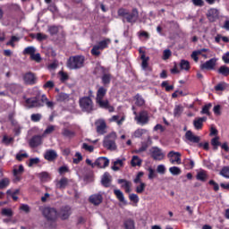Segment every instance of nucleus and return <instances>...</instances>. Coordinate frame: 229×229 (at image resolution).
<instances>
[{"instance_id": "nucleus-41", "label": "nucleus", "mask_w": 229, "mask_h": 229, "mask_svg": "<svg viewBox=\"0 0 229 229\" xmlns=\"http://www.w3.org/2000/svg\"><path fill=\"white\" fill-rule=\"evenodd\" d=\"M169 171L171 174H174V176H178V174H182V170L180 169V167H177V166L170 167Z\"/></svg>"}, {"instance_id": "nucleus-64", "label": "nucleus", "mask_w": 229, "mask_h": 229, "mask_svg": "<svg viewBox=\"0 0 229 229\" xmlns=\"http://www.w3.org/2000/svg\"><path fill=\"white\" fill-rule=\"evenodd\" d=\"M38 176L40 180H47V178H49V174L47 172H42L38 174Z\"/></svg>"}, {"instance_id": "nucleus-19", "label": "nucleus", "mask_w": 229, "mask_h": 229, "mask_svg": "<svg viewBox=\"0 0 229 229\" xmlns=\"http://www.w3.org/2000/svg\"><path fill=\"white\" fill-rule=\"evenodd\" d=\"M89 201L96 206L101 205V203H103V195L99 193L91 195L89 197Z\"/></svg>"}, {"instance_id": "nucleus-22", "label": "nucleus", "mask_w": 229, "mask_h": 229, "mask_svg": "<svg viewBox=\"0 0 229 229\" xmlns=\"http://www.w3.org/2000/svg\"><path fill=\"white\" fill-rule=\"evenodd\" d=\"M140 60H142L141 67L143 71H151V68L149 67V64L148 62H149V56H146L145 54L140 55Z\"/></svg>"}, {"instance_id": "nucleus-23", "label": "nucleus", "mask_w": 229, "mask_h": 229, "mask_svg": "<svg viewBox=\"0 0 229 229\" xmlns=\"http://www.w3.org/2000/svg\"><path fill=\"white\" fill-rule=\"evenodd\" d=\"M207 121V117L195 118L193 121V125L195 130H201L203 128V123Z\"/></svg>"}, {"instance_id": "nucleus-50", "label": "nucleus", "mask_w": 229, "mask_h": 229, "mask_svg": "<svg viewBox=\"0 0 229 229\" xmlns=\"http://www.w3.org/2000/svg\"><path fill=\"white\" fill-rule=\"evenodd\" d=\"M2 216H6L7 217H12L13 216V211L10 208L2 209Z\"/></svg>"}, {"instance_id": "nucleus-21", "label": "nucleus", "mask_w": 229, "mask_h": 229, "mask_svg": "<svg viewBox=\"0 0 229 229\" xmlns=\"http://www.w3.org/2000/svg\"><path fill=\"white\" fill-rule=\"evenodd\" d=\"M118 183L122 184L123 189H125V192L130 194L131 192V182L127 181L126 179H119Z\"/></svg>"}, {"instance_id": "nucleus-16", "label": "nucleus", "mask_w": 229, "mask_h": 229, "mask_svg": "<svg viewBox=\"0 0 229 229\" xmlns=\"http://www.w3.org/2000/svg\"><path fill=\"white\" fill-rule=\"evenodd\" d=\"M207 17L210 22H216L219 19V11L217 9H210L207 13Z\"/></svg>"}, {"instance_id": "nucleus-8", "label": "nucleus", "mask_w": 229, "mask_h": 229, "mask_svg": "<svg viewBox=\"0 0 229 229\" xmlns=\"http://www.w3.org/2000/svg\"><path fill=\"white\" fill-rule=\"evenodd\" d=\"M71 214H72V211L71 209V207L69 206H64L61 208L60 212H59V217L62 219V221H65L71 217Z\"/></svg>"}, {"instance_id": "nucleus-44", "label": "nucleus", "mask_w": 229, "mask_h": 229, "mask_svg": "<svg viewBox=\"0 0 229 229\" xmlns=\"http://www.w3.org/2000/svg\"><path fill=\"white\" fill-rule=\"evenodd\" d=\"M10 185V179L4 178L0 181V190L6 189Z\"/></svg>"}, {"instance_id": "nucleus-31", "label": "nucleus", "mask_w": 229, "mask_h": 229, "mask_svg": "<svg viewBox=\"0 0 229 229\" xmlns=\"http://www.w3.org/2000/svg\"><path fill=\"white\" fill-rule=\"evenodd\" d=\"M109 42H110V39H105L98 42V44L96 45V47H98L100 50H103V49H106V47H108Z\"/></svg>"}, {"instance_id": "nucleus-3", "label": "nucleus", "mask_w": 229, "mask_h": 229, "mask_svg": "<svg viewBox=\"0 0 229 229\" xmlns=\"http://www.w3.org/2000/svg\"><path fill=\"white\" fill-rule=\"evenodd\" d=\"M85 64V56L83 55H73L70 56L67 61V67L69 69H81Z\"/></svg>"}, {"instance_id": "nucleus-42", "label": "nucleus", "mask_w": 229, "mask_h": 229, "mask_svg": "<svg viewBox=\"0 0 229 229\" xmlns=\"http://www.w3.org/2000/svg\"><path fill=\"white\" fill-rule=\"evenodd\" d=\"M197 180L200 182H207V172L201 171L197 174Z\"/></svg>"}, {"instance_id": "nucleus-10", "label": "nucleus", "mask_w": 229, "mask_h": 229, "mask_svg": "<svg viewBox=\"0 0 229 229\" xmlns=\"http://www.w3.org/2000/svg\"><path fill=\"white\" fill-rule=\"evenodd\" d=\"M23 80L27 85H35V83H37V76L31 72L25 73Z\"/></svg>"}, {"instance_id": "nucleus-39", "label": "nucleus", "mask_w": 229, "mask_h": 229, "mask_svg": "<svg viewBox=\"0 0 229 229\" xmlns=\"http://www.w3.org/2000/svg\"><path fill=\"white\" fill-rule=\"evenodd\" d=\"M134 98L136 99L135 105H137V106H142L146 103V101H144V98H142V97H140V95L139 94H137Z\"/></svg>"}, {"instance_id": "nucleus-30", "label": "nucleus", "mask_w": 229, "mask_h": 229, "mask_svg": "<svg viewBox=\"0 0 229 229\" xmlns=\"http://www.w3.org/2000/svg\"><path fill=\"white\" fill-rule=\"evenodd\" d=\"M123 225L125 229H135V221L132 219L125 220Z\"/></svg>"}, {"instance_id": "nucleus-48", "label": "nucleus", "mask_w": 229, "mask_h": 229, "mask_svg": "<svg viewBox=\"0 0 229 229\" xmlns=\"http://www.w3.org/2000/svg\"><path fill=\"white\" fill-rule=\"evenodd\" d=\"M220 174L224 176V178H229V166H224L220 171Z\"/></svg>"}, {"instance_id": "nucleus-38", "label": "nucleus", "mask_w": 229, "mask_h": 229, "mask_svg": "<svg viewBox=\"0 0 229 229\" xmlns=\"http://www.w3.org/2000/svg\"><path fill=\"white\" fill-rule=\"evenodd\" d=\"M211 146H213V149H217L218 146H221V142L219 141V136H216L211 140Z\"/></svg>"}, {"instance_id": "nucleus-62", "label": "nucleus", "mask_w": 229, "mask_h": 229, "mask_svg": "<svg viewBox=\"0 0 229 229\" xmlns=\"http://www.w3.org/2000/svg\"><path fill=\"white\" fill-rule=\"evenodd\" d=\"M142 176H144V173L142 172L138 173L136 178L134 179V183H142V181L140 180Z\"/></svg>"}, {"instance_id": "nucleus-60", "label": "nucleus", "mask_w": 229, "mask_h": 229, "mask_svg": "<svg viewBox=\"0 0 229 229\" xmlns=\"http://www.w3.org/2000/svg\"><path fill=\"white\" fill-rule=\"evenodd\" d=\"M146 131L144 129H138L134 131V137L136 138H140V137H142V135H144V132Z\"/></svg>"}, {"instance_id": "nucleus-15", "label": "nucleus", "mask_w": 229, "mask_h": 229, "mask_svg": "<svg viewBox=\"0 0 229 229\" xmlns=\"http://www.w3.org/2000/svg\"><path fill=\"white\" fill-rule=\"evenodd\" d=\"M97 105L100 106V108H105L106 110H108L109 112H114V106H110V102L108 100H103V98L97 99L96 100Z\"/></svg>"}, {"instance_id": "nucleus-20", "label": "nucleus", "mask_w": 229, "mask_h": 229, "mask_svg": "<svg viewBox=\"0 0 229 229\" xmlns=\"http://www.w3.org/2000/svg\"><path fill=\"white\" fill-rule=\"evenodd\" d=\"M101 183L103 187H110V184L112 183V175L108 174V172H106L101 179Z\"/></svg>"}, {"instance_id": "nucleus-27", "label": "nucleus", "mask_w": 229, "mask_h": 229, "mask_svg": "<svg viewBox=\"0 0 229 229\" xmlns=\"http://www.w3.org/2000/svg\"><path fill=\"white\" fill-rule=\"evenodd\" d=\"M102 83L103 85H110V81H112V74L110 73H104L102 75Z\"/></svg>"}, {"instance_id": "nucleus-46", "label": "nucleus", "mask_w": 229, "mask_h": 229, "mask_svg": "<svg viewBox=\"0 0 229 229\" xmlns=\"http://www.w3.org/2000/svg\"><path fill=\"white\" fill-rule=\"evenodd\" d=\"M210 108H212V104H208L202 107L201 114H205L206 115H210Z\"/></svg>"}, {"instance_id": "nucleus-26", "label": "nucleus", "mask_w": 229, "mask_h": 229, "mask_svg": "<svg viewBox=\"0 0 229 229\" xmlns=\"http://www.w3.org/2000/svg\"><path fill=\"white\" fill-rule=\"evenodd\" d=\"M105 96H106V89L104 87L98 88L97 91L96 100L104 99Z\"/></svg>"}, {"instance_id": "nucleus-2", "label": "nucleus", "mask_w": 229, "mask_h": 229, "mask_svg": "<svg viewBox=\"0 0 229 229\" xmlns=\"http://www.w3.org/2000/svg\"><path fill=\"white\" fill-rule=\"evenodd\" d=\"M46 101H47V97L38 94L34 98H27L25 103L27 108H40V106H44Z\"/></svg>"}, {"instance_id": "nucleus-54", "label": "nucleus", "mask_w": 229, "mask_h": 229, "mask_svg": "<svg viewBox=\"0 0 229 229\" xmlns=\"http://www.w3.org/2000/svg\"><path fill=\"white\" fill-rule=\"evenodd\" d=\"M13 173V174H19L21 176V174L24 173V166H22V165H20L19 169L14 168Z\"/></svg>"}, {"instance_id": "nucleus-17", "label": "nucleus", "mask_w": 229, "mask_h": 229, "mask_svg": "<svg viewBox=\"0 0 229 229\" xmlns=\"http://www.w3.org/2000/svg\"><path fill=\"white\" fill-rule=\"evenodd\" d=\"M45 160H47L48 162H55V158H58V154L54 149L47 150L44 155Z\"/></svg>"}, {"instance_id": "nucleus-37", "label": "nucleus", "mask_w": 229, "mask_h": 229, "mask_svg": "<svg viewBox=\"0 0 229 229\" xmlns=\"http://www.w3.org/2000/svg\"><path fill=\"white\" fill-rule=\"evenodd\" d=\"M180 67L184 71H189L191 69V64L187 60H181Z\"/></svg>"}, {"instance_id": "nucleus-5", "label": "nucleus", "mask_w": 229, "mask_h": 229, "mask_svg": "<svg viewBox=\"0 0 229 229\" xmlns=\"http://www.w3.org/2000/svg\"><path fill=\"white\" fill-rule=\"evenodd\" d=\"M115 139H117V134H115V132H112L111 134L106 136L103 142L104 148H106L109 151H115V149H117Z\"/></svg>"}, {"instance_id": "nucleus-18", "label": "nucleus", "mask_w": 229, "mask_h": 229, "mask_svg": "<svg viewBox=\"0 0 229 229\" xmlns=\"http://www.w3.org/2000/svg\"><path fill=\"white\" fill-rule=\"evenodd\" d=\"M185 138L190 142H193L194 144L199 143V140H201V138L199 136L194 135L191 131H187L185 133Z\"/></svg>"}, {"instance_id": "nucleus-13", "label": "nucleus", "mask_w": 229, "mask_h": 229, "mask_svg": "<svg viewBox=\"0 0 229 229\" xmlns=\"http://www.w3.org/2000/svg\"><path fill=\"white\" fill-rule=\"evenodd\" d=\"M216 62H217V59L216 58L209 59L200 65L201 71H205V69L207 71H212L216 67Z\"/></svg>"}, {"instance_id": "nucleus-1", "label": "nucleus", "mask_w": 229, "mask_h": 229, "mask_svg": "<svg viewBox=\"0 0 229 229\" xmlns=\"http://www.w3.org/2000/svg\"><path fill=\"white\" fill-rule=\"evenodd\" d=\"M117 14L119 17H123V21L126 20L131 24L137 22L139 19V10L137 8H133L131 13L124 8H120L117 11Z\"/></svg>"}, {"instance_id": "nucleus-53", "label": "nucleus", "mask_w": 229, "mask_h": 229, "mask_svg": "<svg viewBox=\"0 0 229 229\" xmlns=\"http://www.w3.org/2000/svg\"><path fill=\"white\" fill-rule=\"evenodd\" d=\"M31 60H34V62H37L38 64H40L42 62V57L40 56V54H32L30 56Z\"/></svg>"}, {"instance_id": "nucleus-24", "label": "nucleus", "mask_w": 229, "mask_h": 229, "mask_svg": "<svg viewBox=\"0 0 229 229\" xmlns=\"http://www.w3.org/2000/svg\"><path fill=\"white\" fill-rule=\"evenodd\" d=\"M69 185V179L67 177H63L60 181L56 182L55 187L56 189H60L61 191L65 189Z\"/></svg>"}, {"instance_id": "nucleus-52", "label": "nucleus", "mask_w": 229, "mask_h": 229, "mask_svg": "<svg viewBox=\"0 0 229 229\" xmlns=\"http://www.w3.org/2000/svg\"><path fill=\"white\" fill-rule=\"evenodd\" d=\"M30 119L33 123H38V121H40V119H42V114H31Z\"/></svg>"}, {"instance_id": "nucleus-55", "label": "nucleus", "mask_w": 229, "mask_h": 229, "mask_svg": "<svg viewBox=\"0 0 229 229\" xmlns=\"http://www.w3.org/2000/svg\"><path fill=\"white\" fill-rule=\"evenodd\" d=\"M40 163V159L38 157L30 158L29 162V167H33V165H37V164Z\"/></svg>"}, {"instance_id": "nucleus-11", "label": "nucleus", "mask_w": 229, "mask_h": 229, "mask_svg": "<svg viewBox=\"0 0 229 229\" xmlns=\"http://www.w3.org/2000/svg\"><path fill=\"white\" fill-rule=\"evenodd\" d=\"M151 157L154 160H164L165 155L162 152V149L158 148L157 147H153L151 148Z\"/></svg>"}, {"instance_id": "nucleus-49", "label": "nucleus", "mask_w": 229, "mask_h": 229, "mask_svg": "<svg viewBox=\"0 0 229 229\" xmlns=\"http://www.w3.org/2000/svg\"><path fill=\"white\" fill-rule=\"evenodd\" d=\"M35 47H26L23 51V55H30V56L32 55H35Z\"/></svg>"}, {"instance_id": "nucleus-61", "label": "nucleus", "mask_w": 229, "mask_h": 229, "mask_svg": "<svg viewBox=\"0 0 229 229\" xmlns=\"http://www.w3.org/2000/svg\"><path fill=\"white\" fill-rule=\"evenodd\" d=\"M129 199L131 201H133V203H139V196L137 194H134V193L130 194L129 195Z\"/></svg>"}, {"instance_id": "nucleus-51", "label": "nucleus", "mask_w": 229, "mask_h": 229, "mask_svg": "<svg viewBox=\"0 0 229 229\" xmlns=\"http://www.w3.org/2000/svg\"><path fill=\"white\" fill-rule=\"evenodd\" d=\"M99 50H101L99 47H97V45H95L91 49V55H93V56H99V55H101V52Z\"/></svg>"}, {"instance_id": "nucleus-9", "label": "nucleus", "mask_w": 229, "mask_h": 229, "mask_svg": "<svg viewBox=\"0 0 229 229\" xmlns=\"http://www.w3.org/2000/svg\"><path fill=\"white\" fill-rule=\"evenodd\" d=\"M110 164V160L106 157H98L95 162L94 165L95 167H98V169H105L106 167H108Z\"/></svg>"}, {"instance_id": "nucleus-7", "label": "nucleus", "mask_w": 229, "mask_h": 229, "mask_svg": "<svg viewBox=\"0 0 229 229\" xmlns=\"http://www.w3.org/2000/svg\"><path fill=\"white\" fill-rule=\"evenodd\" d=\"M135 121L139 123L140 124H148L149 123V114H148V111H140L139 115H137V112H134Z\"/></svg>"}, {"instance_id": "nucleus-34", "label": "nucleus", "mask_w": 229, "mask_h": 229, "mask_svg": "<svg viewBox=\"0 0 229 229\" xmlns=\"http://www.w3.org/2000/svg\"><path fill=\"white\" fill-rule=\"evenodd\" d=\"M182 113H183V106H175V107L174 109V117H180V115H182Z\"/></svg>"}, {"instance_id": "nucleus-12", "label": "nucleus", "mask_w": 229, "mask_h": 229, "mask_svg": "<svg viewBox=\"0 0 229 229\" xmlns=\"http://www.w3.org/2000/svg\"><path fill=\"white\" fill-rule=\"evenodd\" d=\"M167 157L170 158L171 164H174V162H176V164H182V154H180V152H174L172 150L167 154Z\"/></svg>"}, {"instance_id": "nucleus-43", "label": "nucleus", "mask_w": 229, "mask_h": 229, "mask_svg": "<svg viewBox=\"0 0 229 229\" xmlns=\"http://www.w3.org/2000/svg\"><path fill=\"white\" fill-rule=\"evenodd\" d=\"M226 89V82H220L216 86H215V90L216 92H223V90Z\"/></svg>"}, {"instance_id": "nucleus-4", "label": "nucleus", "mask_w": 229, "mask_h": 229, "mask_svg": "<svg viewBox=\"0 0 229 229\" xmlns=\"http://www.w3.org/2000/svg\"><path fill=\"white\" fill-rule=\"evenodd\" d=\"M79 105L82 112L91 114L94 112V102L90 97H82L79 99Z\"/></svg>"}, {"instance_id": "nucleus-36", "label": "nucleus", "mask_w": 229, "mask_h": 229, "mask_svg": "<svg viewBox=\"0 0 229 229\" xmlns=\"http://www.w3.org/2000/svg\"><path fill=\"white\" fill-rule=\"evenodd\" d=\"M131 164L132 167H136V165L140 166L142 160H140L137 156H133Z\"/></svg>"}, {"instance_id": "nucleus-35", "label": "nucleus", "mask_w": 229, "mask_h": 229, "mask_svg": "<svg viewBox=\"0 0 229 229\" xmlns=\"http://www.w3.org/2000/svg\"><path fill=\"white\" fill-rule=\"evenodd\" d=\"M55 125H49L43 132L42 137H47V135H51L53 131H55Z\"/></svg>"}, {"instance_id": "nucleus-40", "label": "nucleus", "mask_w": 229, "mask_h": 229, "mask_svg": "<svg viewBox=\"0 0 229 229\" xmlns=\"http://www.w3.org/2000/svg\"><path fill=\"white\" fill-rule=\"evenodd\" d=\"M106 128V123L105 122H100L99 125L97 126V131L98 133H105V129Z\"/></svg>"}, {"instance_id": "nucleus-63", "label": "nucleus", "mask_w": 229, "mask_h": 229, "mask_svg": "<svg viewBox=\"0 0 229 229\" xmlns=\"http://www.w3.org/2000/svg\"><path fill=\"white\" fill-rule=\"evenodd\" d=\"M59 74L61 76L60 78L61 81H67V80H69V75L64 72H59Z\"/></svg>"}, {"instance_id": "nucleus-29", "label": "nucleus", "mask_w": 229, "mask_h": 229, "mask_svg": "<svg viewBox=\"0 0 229 229\" xmlns=\"http://www.w3.org/2000/svg\"><path fill=\"white\" fill-rule=\"evenodd\" d=\"M62 135H64V137H67L68 139H71L76 135V132H74L67 128H64V129H63Z\"/></svg>"}, {"instance_id": "nucleus-59", "label": "nucleus", "mask_w": 229, "mask_h": 229, "mask_svg": "<svg viewBox=\"0 0 229 229\" xmlns=\"http://www.w3.org/2000/svg\"><path fill=\"white\" fill-rule=\"evenodd\" d=\"M171 57V50L170 49H165L163 52V60H169Z\"/></svg>"}, {"instance_id": "nucleus-47", "label": "nucleus", "mask_w": 229, "mask_h": 229, "mask_svg": "<svg viewBox=\"0 0 229 229\" xmlns=\"http://www.w3.org/2000/svg\"><path fill=\"white\" fill-rule=\"evenodd\" d=\"M146 189V183L140 182V185L136 187V192L138 194H142Z\"/></svg>"}, {"instance_id": "nucleus-45", "label": "nucleus", "mask_w": 229, "mask_h": 229, "mask_svg": "<svg viewBox=\"0 0 229 229\" xmlns=\"http://www.w3.org/2000/svg\"><path fill=\"white\" fill-rule=\"evenodd\" d=\"M48 31H49L50 35H52V36L57 35L58 31H59L58 26H56V25L49 26Z\"/></svg>"}, {"instance_id": "nucleus-14", "label": "nucleus", "mask_w": 229, "mask_h": 229, "mask_svg": "<svg viewBox=\"0 0 229 229\" xmlns=\"http://www.w3.org/2000/svg\"><path fill=\"white\" fill-rule=\"evenodd\" d=\"M42 139H44V136L42 135L33 136L29 141V146L31 148H38V146H41L42 144Z\"/></svg>"}, {"instance_id": "nucleus-56", "label": "nucleus", "mask_w": 229, "mask_h": 229, "mask_svg": "<svg viewBox=\"0 0 229 229\" xmlns=\"http://www.w3.org/2000/svg\"><path fill=\"white\" fill-rule=\"evenodd\" d=\"M75 157L77 158H73V164H79L83 160V157L81 156V153L76 152Z\"/></svg>"}, {"instance_id": "nucleus-32", "label": "nucleus", "mask_w": 229, "mask_h": 229, "mask_svg": "<svg viewBox=\"0 0 229 229\" xmlns=\"http://www.w3.org/2000/svg\"><path fill=\"white\" fill-rule=\"evenodd\" d=\"M218 73L223 76H229V67L226 65L220 66L218 69Z\"/></svg>"}, {"instance_id": "nucleus-28", "label": "nucleus", "mask_w": 229, "mask_h": 229, "mask_svg": "<svg viewBox=\"0 0 229 229\" xmlns=\"http://www.w3.org/2000/svg\"><path fill=\"white\" fill-rule=\"evenodd\" d=\"M124 159H117L114 162V165L112 166L113 171H119V167H123L124 165Z\"/></svg>"}, {"instance_id": "nucleus-6", "label": "nucleus", "mask_w": 229, "mask_h": 229, "mask_svg": "<svg viewBox=\"0 0 229 229\" xmlns=\"http://www.w3.org/2000/svg\"><path fill=\"white\" fill-rule=\"evenodd\" d=\"M42 214L47 221H51L52 223L58 219V211L54 208H45L42 209Z\"/></svg>"}, {"instance_id": "nucleus-58", "label": "nucleus", "mask_w": 229, "mask_h": 229, "mask_svg": "<svg viewBox=\"0 0 229 229\" xmlns=\"http://www.w3.org/2000/svg\"><path fill=\"white\" fill-rule=\"evenodd\" d=\"M36 38H37V40H38L39 42H42V40H47V35L42 34V33H38V34L36 35Z\"/></svg>"}, {"instance_id": "nucleus-25", "label": "nucleus", "mask_w": 229, "mask_h": 229, "mask_svg": "<svg viewBox=\"0 0 229 229\" xmlns=\"http://www.w3.org/2000/svg\"><path fill=\"white\" fill-rule=\"evenodd\" d=\"M114 194L116 196L117 199L123 203V205H127L126 199H124V194L121 190H114Z\"/></svg>"}, {"instance_id": "nucleus-33", "label": "nucleus", "mask_w": 229, "mask_h": 229, "mask_svg": "<svg viewBox=\"0 0 229 229\" xmlns=\"http://www.w3.org/2000/svg\"><path fill=\"white\" fill-rule=\"evenodd\" d=\"M56 99L61 102L69 101V94L61 92L56 96Z\"/></svg>"}, {"instance_id": "nucleus-57", "label": "nucleus", "mask_w": 229, "mask_h": 229, "mask_svg": "<svg viewBox=\"0 0 229 229\" xmlns=\"http://www.w3.org/2000/svg\"><path fill=\"white\" fill-rule=\"evenodd\" d=\"M82 149H85V151H89V153H92V151H94V146H90L87 143H83Z\"/></svg>"}]
</instances>
